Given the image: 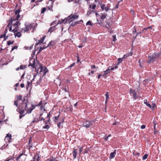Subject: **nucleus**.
Listing matches in <instances>:
<instances>
[{
	"label": "nucleus",
	"mask_w": 161,
	"mask_h": 161,
	"mask_svg": "<svg viewBox=\"0 0 161 161\" xmlns=\"http://www.w3.org/2000/svg\"><path fill=\"white\" fill-rule=\"evenodd\" d=\"M148 156V154H145L142 157V159L143 160H144L146 159L147 157Z\"/></svg>",
	"instance_id": "nucleus-36"
},
{
	"label": "nucleus",
	"mask_w": 161,
	"mask_h": 161,
	"mask_svg": "<svg viewBox=\"0 0 161 161\" xmlns=\"http://www.w3.org/2000/svg\"><path fill=\"white\" fill-rule=\"evenodd\" d=\"M49 128H50V126L48 125H45V126H43V128L46 129H48Z\"/></svg>",
	"instance_id": "nucleus-39"
},
{
	"label": "nucleus",
	"mask_w": 161,
	"mask_h": 161,
	"mask_svg": "<svg viewBox=\"0 0 161 161\" xmlns=\"http://www.w3.org/2000/svg\"><path fill=\"white\" fill-rule=\"evenodd\" d=\"M86 25H90V26H92V22L91 21H88L86 23Z\"/></svg>",
	"instance_id": "nucleus-43"
},
{
	"label": "nucleus",
	"mask_w": 161,
	"mask_h": 161,
	"mask_svg": "<svg viewBox=\"0 0 161 161\" xmlns=\"http://www.w3.org/2000/svg\"><path fill=\"white\" fill-rule=\"evenodd\" d=\"M11 160L10 158H7L4 161H9Z\"/></svg>",
	"instance_id": "nucleus-64"
},
{
	"label": "nucleus",
	"mask_w": 161,
	"mask_h": 161,
	"mask_svg": "<svg viewBox=\"0 0 161 161\" xmlns=\"http://www.w3.org/2000/svg\"><path fill=\"white\" fill-rule=\"evenodd\" d=\"M18 101H14V104L15 105H16L17 107H18Z\"/></svg>",
	"instance_id": "nucleus-55"
},
{
	"label": "nucleus",
	"mask_w": 161,
	"mask_h": 161,
	"mask_svg": "<svg viewBox=\"0 0 161 161\" xmlns=\"http://www.w3.org/2000/svg\"><path fill=\"white\" fill-rule=\"evenodd\" d=\"M5 36V34H4L1 35V36H0V38H4V37Z\"/></svg>",
	"instance_id": "nucleus-57"
},
{
	"label": "nucleus",
	"mask_w": 161,
	"mask_h": 161,
	"mask_svg": "<svg viewBox=\"0 0 161 161\" xmlns=\"http://www.w3.org/2000/svg\"><path fill=\"white\" fill-rule=\"evenodd\" d=\"M62 90L64 91L65 92H67L68 94L69 95V88L68 85H65V86H64L62 88Z\"/></svg>",
	"instance_id": "nucleus-12"
},
{
	"label": "nucleus",
	"mask_w": 161,
	"mask_h": 161,
	"mask_svg": "<svg viewBox=\"0 0 161 161\" xmlns=\"http://www.w3.org/2000/svg\"><path fill=\"white\" fill-rule=\"evenodd\" d=\"M94 120H89L87 119L85 120V121L83 124L82 126L86 128L91 127L94 123Z\"/></svg>",
	"instance_id": "nucleus-4"
},
{
	"label": "nucleus",
	"mask_w": 161,
	"mask_h": 161,
	"mask_svg": "<svg viewBox=\"0 0 161 161\" xmlns=\"http://www.w3.org/2000/svg\"><path fill=\"white\" fill-rule=\"evenodd\" d=\"M21 33H22L21 32V31L20 32H17L14 33V35L15 37L17 36L19 38L21 36Z\"/></svg>",
	"instance_id": "nucleus-21"
},
{
	"label": "nucleus",
	"mask_w": 161,
	"mask_h": 161,
	"mask_svg": "<svg viewBox=\"0 0 161 161\" xmlns=\"http://www.w3.org/2000/svg\"><path fill=\"white\" fill-rule=\"evenodd\" d=\"M31 84L30 83V82L29 81H28L27 82V84L26 86V88L27 90H28V88L29 87H30V89H31Z\"/></svg>",
	"instance_id": "nucleus-24"
},
{
	"label": "nucleus",
	"mask_w": 161,
	"mask_h": 161,
	"mask_svg": "<svg viewBox=\"0 0 161 161\" xmlns=\"http://www.w3.org/2000/svg\"><path fill=\"white\" fill-rule=\"evenodd\" d=\"M96 7V5L95 4H93V6H92V8L93 9H95V8Z\"/></svg>",
	"instance_id": "nucleus-59"
},
{
	"label": "nucleus",
	"mask_w": 161,
	"mask_h": 161,
	"mask_svg": "<svg viewBox=\"0 0 161 161\" xmlns=\"http://www.w3.org/2000/svg\"><path fill=\"white\" fill-rule=\"evenodd\" d=\"M31 107L29 108V107H28V108H27V109L25 110V111H26V112L25 113L26 114L31 113L32 111L34 109L35 107L37 106V105L33 104H31Z\"/></svg>",
	"instance_id": "nucleus-8"
},
{
	"label": "nucleus",
	"mask_w": 161,
	"mask_h": 161,
	"mask_svg": "<svg viewBox=\"0 0 161 161\" xmlns=\"http://www.w3.org/2000/svg\"><path fill=\"white\" fill-rule=\"evenodd\" d=\"M100 16L101 19L100 20L103 22V21L105 19H106L107 14L106 13H101Z\"/></svg>",
	"instance_id": "nucleus-11"
},
{
	"label": "nucleus",
	"mask_w": 161,
	"mask_h": 161,
	"mask_svg": "<svg viewBox=\"0 0 161 161\" xmlns=\"http://www.w3.org/2000/svg\"><path fill=\"white\" fill-rule=\"evenodd\" d=\"M46 10L45 8H42L41 9V14L43 13Z\"/></svg>",
	"instance_id": "nucleus-42"
},
{
	"label": "nucleus",
	"mask_w": 161,
	"mask_h": 161,
	"mask_svg": "<svg viewBox=\"0 0 161 161\" xmlns=\"http://www.w3.org/2000/svg\"><path fill=\"white\" fill-rule=\"evenodd\" d=\"M104 72V73L102 75L103 76L106 75L110 72V69L109 68V67L108 69H107Z\"/></svg>",
	"instance_id": "nucleus-22"
},
{
	"label": "nucleus",
	"mask_w": 161,
	"mask_h": 161,
	"mask_svg": "<svg viewBox=\"0 0 161 161\" xmlns=\"http://www.w3.org/2000/svg\"><path fill=\"white\" fill-rule=\"evenodd\" d=\"M10 18L11 19L9 21L8 25L6 26L7 28L9 27L11 25L13 24V21L16 20L15 19H13L12 17H11Z\"/></svg>",
	"instance_id": "nucleus-16"
},
{
	"label": "nucleus",
	"mask_w": 161,
	"mask_h": 161,
	"mask_svg": "<svg viewBox=\"0 0 161 161\" xmlns=\"http://www.w3.org/2000/svg\"><path fill=\"white\" fill-rule=\"evenodd\" d=\"M123 61L122 58H119L118 59V63L117 65L119 64L120 63H121Z\"/></svg>",
	"instance_id": "nucleus-32"
},
{
	"label": "nucleus",
	"mask_w": 161,
	"mask_h": 161,
	"mask_svg": "<svg viewBox=\"0 0 161 161\" xmlns=\"http://www.w3.org/2000/svg\"><path fill=\"white\" fill-rule=\"evenodd\" d=\"M42 114V113L40 114V115L39 119V121H42V120L44 121L45 119H44L43 117H41V116Z\"/></svg>",
	"instance_id": "nucleus-40"
},
{
	"label": "nucleus",
	"mask_w": 161,
	"mask_h": 161,
	"mask_svg": "<svg viewBox=\"0 0 161 161\" xmlns=\"http://www.w3.org/2000/svg\"><path fill=\"white\" fill-rule=\"evenodd\" d=\"M128 57V54H125L123 58H122V59H125L126 58H127V57Z\"/></svg>",
	"instance_id": "nucleus-45"
},
{
	"label": "nucleus",
	"mask_w": 161,
	"mask_h": 161,
	"mask_svg": "<svg viewBox=\"0 0 161 161\" xmlns=\"http://www.w3.org/2000/svg\"><path fill=\"white\" fill-rule=\"evenodd\" d=\"M78 17L79 15H78L71 14L66 18L62 20L61 22H59V23L60 24H61L62 23H64V24L67 23H70L75 19L78 18ZM58 22H59V21Z\"/></svg>",
	"instance_id": "nucleus-2"
},
{
	"label": "nucleus",
	"mask_w": 161,
	"mask_h": 161,
	"mask_svg": "<svg viewBox=\"0 0 161 161\" xmlns=\"http://www.w3.org/2000/svg\"><path fill=\"white\" fill-rule=\"evenodd\" d=\"M35 59L34 58H31L30 59L28 66H31L32 68H35Z\"/></svg>",
	"instance_id": "nucleus-10"
},
{
	"label": "nucleus",
	"mask_w": 161,
	"mask_h": 161,
	"mask_svg": "<svg viewBox=\"0 0 161 161\" xmlns=\"http://www.w3.org/2000/svg\"><path fill=\"white\" fill-rule=\"evenodd\" d=\"M83 20H80L79 21H76V22H75V23L76 25V24H79V22H83Z\"/></svg>",
	"instance_id": "nucleus-60"
},
{
	"label": "nucleus",
	"mask_w": 161,
	"mask_h": 161,
	"mask_svg": "<svg viewBox=\"0 0 161 161\" xmlns=\"http://www.w3.org/2000/svg\"><path fill=\"white\" fill-rule=\"evenodd\" d=\"M50 116V113L48 114H47V116L45 118L46 120H47L48 121L50 122V118H49Z\"/></svg>",
	"instance_id": "nucleus-30"
},
{
	"label": "nucleus",
	"mask_w": 161,
	"mask_h": 161,
	"mask_svg": "<svg viewBox=\"0 0 161 161\" xmlns=\"http://www.w3.org/2000/svg\"><path fill=\"white\" fill-rule=\"evenodd\" d=\"M75 64V63H73L72 64H71L69 67V68H72V67H73V66H74V65Z\"/></svg>",
	"instance_id": "nucleus-52"
},
{
	"label": "nucleus",
	"mask_w": 161,
	"mask_h": 161,
	"mask_svg": "<svg viewBox=\"0 0 161 161\" xmlns=\"http://www.w3.org/2000/svg\"><path fill=\"white\" fill-rule=\"evenodd\" d=\"M59 115L58 116H54L53 117V121L55 122V123H56V121L57 120H58V118H59Z\"/></svg>",
	"instance_id": "nucleus-28"
},
{
	"label": "nucleus",
	"mask_w": 161,
	"mask_h": 161,
	"mask_svg": "<svg viewBox=\"0 0 161 161\" xmlns=\"http://www.w3.org/2000/svg\"><path fill=\"white\" fill-rule=\"evenodd\" d=\"M133 154L134 155H137L138 156H139L140 154L139 153L136 152L135 153H133Z\"/></svg>",
	"instance_id": "nucleus-58"
},
{
	"label": "nucleus",
	"mask_w": 161,
	"mask_h": 161,
	"mask_svg": "<svg viewBox=\"0 0 161 161\" xmlns=\"http://www.w3.org/2000/svg\"><path fill=\"white\" fill-rule=\"evenodd\" d=\"M113 38L114 39L113 41L115 42L116 41V35H113Z\"/></svg>",
	"instance_id": "nucleus-48"
},
{
	"label": "nucleus",
	"mask_w": 161,
	"mask_h": 161,
	"mask_svg": "<svg viewBox=\"0 0 161 161\" xmlns=\"http://www.w3.org/2000/svg\"><path fill=\"white\" fill-rule=\"evenodd\" d=\"M8 146V144H7L6 145L5 144H4V145L1 147V148L2 149H4L6 148Z\"/></svg>",
	"instance_id": "nucleus-37"
},
{
	"label": "nucleus",
	"mask_w": 161,
	"mask_h": 161,
	"mask_svg": "<svg viewBox=\"0 0 161 161\" xmlns=\"http://www.w3.org/2000/svg\"><path fill=\"white\" fill-rule=\"evenodd\" d=\"M28 146L29 149L33 147V143L32 142V139L31 137L30 138L29 140Z\"/></svg>",
	"instance_id": "nucleus-20"
},
{
	"label": "nucleus",
	"mask_w": 161,
	"mask_h": 161,
	"mask_svg": "<svg viewBox=\"0 0 161 161\" xmlns=\"http://www.w3.org/2000/svg\"><path fill=\"white\" fill-rule=\"evenodd\" d=\"M27 67V66L24 65H21L19 67L20 69H24L26 68Z\"/></svg>",
	"instance_id": "nucleus-35"
},
{
	"label": "nucleus",
	"mask_w": 161,
	"mask_h": 161,
	"mask_svg": "<svg viewBox=\"0 0 161 161\" xmlns=\"http://www.w3.org/2000/svg\"><path fill=\"white\" fill-rule=\"evenodd\" d=\"M128 54V57L129 56H131L132 55V53L131 52H130L128 53H127Z\"/></svg>",
	"instance_id": "nucleus-62"
},
{
	"label": "nucleus",
	"mask_w": 161,
	"mask_h": 161,
	"mask_svg": "<svg viewBox=\"0 0 161 161\" xmlns=\"http://www.w3.org/2000/svg\"><path fill=\"white\" fill-rule=\"evenodd\" d=\"M18 48V46H14L12 48L11 51H13L14 49H17Z\"/></svg>",
	"instance_id": "nucleus-44"
},
{
	"label": "nucleus",
	"mask_w": 161,
	"mask_h": 161,
	"mask_svg": "<svg viewBox=\"0 0 161 161\" xmlns=\"http://www.w3.org/2000/svg\"><path fill=\"white\" fill-rule=\"evenodd\" d=\"M64 119H63L62 121L60 122L59 123H57V126L58 128H62L63 126L62 125H63V123L64 122Z\"/></svg>",
	"instance_id": "nucleus-19"
},
{
	"label": "nucleus",
	"mask_w": 161,
	"mask_h": 161,
	"mask_svg": "<svg viewBox=\"0 0 161 161\" xmlns=\"http://www.w3.org/2000/svg\"><path fill=\"white\" fill-rule=\"evenodd\" d=\"M8 32V29L7 28H6V29H5L4 31V34H5V35H6V33H7Z\"/></svg>",
	"instance_id": "nucleus-54"
},
{
	"label": "nucleus",
	"mask_w": 161,
	"mask_h": 161,
	"mask_svg": "<svg viewBox=\"0 0 161 161\" xmlns=\"http://www.w3.org/2000/svg\"><path fill=\"white\" fill-rule=\"evenodd\" d=\"M14 43V41H7V45L8 46L10 45L11 44H12Z\"/></svg>",
	"instance_id": "nucleus-34"
},
{
	"label": "nucleus",
	"mask_w": 161,
	"mask_h": 161,
	"mask_svg": "<svg viewBox=\"0 0 161 161\" xmlns=\"http://www.w3.org/2000/svg\"><path fill=\"white\" fill-rule=\"evenodd\" d=\"M91 69H92L93 70V69H95V68H96V66L95 65H91Z\"/></svg>",
	"instance_id": "nucleus-53"
},
{
	"label": "nucleus",
	"mask_w": 161,
	"mask_h": 161,
	"mask_svg": "<svg viewBox=\"0 0 161 161\" xmlns=\"http://www.w3.org/2000/svg\"><path fill=\"white\" fill-rule=\"evenodd\" d=\"M39 121L38 118H35L34 120L31 122V123H34L35 122H38Z\"/></svg>",
	"instance_id": "nucleus-38"
},
{
	"label": "nucleus",
	"mask_w": 161,
	"mask_h": 161,
	"mask_svg": "<svg viewBox=\"0 0 161 161\" xmlns=\"http://www.w3.org/2000/svg\"><path fill=\"white\" fill-rule=\"evenodd\" d=\"M79 155H80V154H81V152L82 151V150H83L82 148V147H80L79 149Z\"/></svg>",
	"instance_id": "nucleus-49"
},
{
	"label": "nucleus",
	"mask_w": 161,
	"mask_h": 161,
	"mask_svg": "<svg viewBox=\"0 0 161 161\" xmlns=\"http://www.w3.org/2000/svg\"><path fill=\"white\" fill-rule=\"evenodd\" d=\"M116 154V150H114L113 152L111 153L109 155V158L110 159H112L114 158Z\"/></svg>",
	"instance_id": "nucleus-15"
},
{
	"label": "nucleus",
	"mask_w": 161,
	"mask_h": 161,
	"mask_svg": "<svg viewBox=\"0 0 161 161\" xmlns=\"http://www.w3.org/2000/svg\"><path fill=\"white\" fill-rule=\"evenodd\" d=\"M159 53V58H161V50L160 51V52L158 53Z\"/></svg>",
	"instance_id": "nucleus-61"
},
{
	"label": "nucleus",
	"mask_w": 161,
	"mask_h": 161,
	"mask_svg": "<svg viewBox=\"0 0 161 161\" xmlns=\"http://www.w3.org/2000/svg\"><path fill=\"white\" fill-rule=\"evenodd\" d=\"M75 25H76V24L75 23V22L71 24V25H70V27H73Z\"/></svg>",
	"instance_id": "nucleus-47"
},
{
	"label": "nucleus",
	"mask_w": 161,
	"mask_h": 161,
	"mask_svg": "<svg viewBox=\"0 0 161 161\" xmlns=\"http://www.w3.org/2000/svg\"><path fill=\"white\" fill-rule=\"evenodd\" d=\"M78 149L75 148H74V150L72 152L73 155L74 157V159H75L76 158V156L77 154V152Z\"/></svg>",
	"instance_id": "nucleus-14"
},
{
	"label": "nucleus",
	"mask_w": 161,
	"mask_h": 161,
	"mask_svg": "<svg viewBox=\"0 0 161 161\" xmlns=\"http://www.w3.org/2000/svg\"><path fill=\"white\" fill-rule=\"evenodd\" d=\"M47 161H55V158H53L52 157V158L51 159L48 158L47 159Z\"/></svg>",
	"instance_id": "nucleus-41"
},
{
	"label": "nucleus",
	"mask_w": 161,
	"mask_h": 161,
	"mask_svg": "<svg viewBox=\"0 0 161 161\" xmlns=\"http://www.w3.org/2000/svg\"><path fill=\"white\" fill-rule=\"evenodd\" d=\"M150 102V101H148L147 102V101H144V103L149 108L152 109V105H151L150 103H149Z\"/></svg>",
	"instance_id": "nucleus-23"
},
{
	"label": "nucleus",
	"mask_w": 161,
	"mask_h": 161,
	"mask_svg": "<svg viewBox=\"0 0 161 161\" xmlns=\"http://www.w3.org/2000/svg\"><path fill=\"white\" fill-rule=\"evenodd\" d=\"M106 24L108 25V26L106 25V24H104V22H103L101 20H98V19H97V23L99 25H102L104 27H106L108 29H109V28L111 27V25L110 24V23H108L107 22H106Z\"/></svg>",
	"instance_id": "nucleus-7"
},
{
	"label": "nucleus",
	"mask_w": 161,
	"mask_h": 161,
	"mask_svg": "<svg viewBox=\"0 0 161 161\" xmlns=\"http://www.w3.org/2000/svg\"><path fill=\"white\" fill-rule=\"evenodd\" d=\"M105 96L106 97V99L105 101H107V100L108 99V92L106 93V94H105Z\"/></svg>",
	"instance_id": "nucleus-51"
},
{
	"label": "nucleus",
	"mask_w": 161,
	"mask_h": 161,
	"mask_svg": "<svg viewBox=\"0 0 161 161\" xmlns=\"http://www.w3.org/2000/svg\"><path fill=\"white\" fill-rule=\"evenodd\" d=\"M17 21H18V20H17ZM20 24V23H19V21H16L15 23H14L13 25V26L14 27V26H16V27H19L18 26V25L19 24Z\"/></svg>",
	"instance_id": "nucleus-29"
},
{
	"label": "nucleus",
	"mask_w": 161,
	"mask_h": 161,
	"mask_svg": "<svg viewBox=\"0 0 161 161\" xmlns=\"http://www.w3.org/2000/svg\"><path fill=\"white\" fill-rule=\"evenodd\" d=\"M37 106H40L41 105H42V101H40V102L38 103V104L37 105Z\"/></svg>",
	"instance_id": "nucleus-56"
},
{
	"label": "nucleus",
	"mask_w": 161,
	"mask_h": 161,
	"mask_svg": "<svg viewBox=\"0 0 161 161\" xmlns=\"http://www.w3.org/2000/svg\"><path fill=\"white\" fill-rule=\"evenodd\" d=\"M47 47H46L45 45H44L42 47H41L39 49V52L38 53V54L39 53H40L41 52V51L43 49H45Z\"/></svg>",
	"instance_id": "nucleus-26"
},
{
	"label": "nucleus",
	"mask_w": 161,
	"mask_h": 161,
	"mask_svg": "<svg viewBox=\"0 0 161 161\" xmlns=\"http://www.w3.org/2000/svg\"><path fill=\"white\" fill-rule=\"evenodd\" d=\"M130 93L131 96H132L134 99L136 100L139 97L137 94V92L132 89H130L129 92Z\"/></svg>",
	"instance_id": "nucleus-6"
},
{
	"label": "nucleus",
	"mask_w": 161,
	"mask_h": 161,
	"mask_svg": "<svg viewBox=\"0 0 161 161\" xmlns=\"http://www.w3.org/2000/svg\"><path fill=\"white\" fill-rule=\"evenodd\" d=\"M25 27L22 29L21 32L23 33H25V32H27V33H30L29 30L33 27V24H25Z\"/></svg>",
	"instance_id": "nucleus-5"
},
{
	"label": "nucleus",
	"mask_w": 161,
	"mask_h": 161,
	"mask_svg": "<svg viewBox=\"0 0 161 161\" xmlns=\"http://www.w3.org/2000/svg\"><path fill=\"white\" fill-rule=\"evenodd\" d=\"M56 28L55 26L51 27L49 29L48 31L52 32L55 30Z\"/></svg>",
	"instance_id": "nucleus-25"
},
{
	"label": "nucleus",
	"mask_w": 161,
	"mask_h": 161,
	"mask_svg": "<svg viewBox=\"0 0 161 161\" xmlns=\"http://www.w3.org/2000/svg\"><path fill=\"white\" fill-rule=\"evenodd\" d=\"M159 58V53H155L148 56L147 63L151 64L155 61H158Z\"/></svg>",
	"instance_id": "nucleus-3"
},
{
	"label": "nucleus",
	"mask_w": 161,
	"mask_h": 161,
	"mask_svg": "<svg viewBox=\"0 0 161 161\" xmlns=\"http://www.w3.org/2000/svg\"><path fill=\"white\" fill-rule=\"evenodd\" d=\"M102 4V2H101ZM105 4H103L101 5V7L102 10H105V11L106 12H107L109 10V8L108 7H105Z\"/></svg>",
	"instance_id": "nucleus-17"
},
{
	"label": "nucleus",
	"mask_w": 161,
	"mask_h": 161,
	"mask_svg": "<svg viewBox=\"0 0 161 161\" xmlns=\"http://www.w3.org/2000/svg\"><path fill=\"white\" fill-rule=\"evenodd\" d=\"M18 27H19L15 26V27L12 30V32H13L14 33L17 32Z\"/></svg>",
	"instance_id": "nucleus-31"
},
{
	"label": "nucleus",
	"mask_w": 161,
	"mask_h": 161,
	"mask_svg": "<svg viewBox=\"0 0 161 161\" xmlns=\"http://www.w3.org/2000/svg\"><path fill=\"white\" fill-rule=\"evenodd\" d=\"M56 42L55 41H52L49 42L47 47H53L55 45Z\"/></svg>",
	"instance_id": "nucleus-18"
},
{
	"label": "nucleus",
	"mask_w": 161,
	"mask_h": 161,
	"mask_svg": "<svg viewBox=\"0 0 161 161\" xmlns=\"http://www.w3.org/2000/svg\"><path fill=\"white\" fill-rule=\"evenodd\" d=\"M141 128L142 129H144L146 128V126L145 125H143L141 126Z\"/></svg>",
	"instance_id": "nucleus-50"
},
{
	"label": "nucleus",
	"mask_w": 161,
	"mask_h": 161,
	"mask_svg": "<svg viewBox=\"0 0 161 161\" xmlns=\"http://www.w3.org/2000/svg\"><path fill=\"white\" fill-rule=\"evenodd\" d=\"M22 96L21 95H18L16 96V98L17 100H21Z\"/></svg>",
	"instance_id": "nucleus-33"
},
{
	"label": "nucleus",
	"mask_w": 161,
	"mask_h": 161,
	"mask_svg": "<svg viewBox=\"0 0 161 161\" xmlns=\"http://www.w3.org/2000/svg\"><path fill=\"white\" fill-rule=\"evenodd\" d=\"M45 37V36H44L42 37V38H41L40 39L38 40V42L39 43H43Z\"/></svg>",
	"instance_id": "nucleus-27"
},
{
	"label": "nucleus",
	"mask_w": 161,
	"mask_h": 161,
	"mask_svg": "<svg viewBox=\"0 0 161 161\" xmlns=\"http://www.w3.org/2000/svg\"><path fill=\"white\" fill-rule=\"evenodd\" d=\"M152 109L153 110V109L155 107H156V105L155 103H152Z\"/></svg>",
	"instance_id": "nucleus-46"
},
{
	"label": "nucleus",
	"mask_w": 161,
	"mask_h": 161,
	"mask_svg": "<svg viewBox=\"0 0 161 161\" xmlns=\"http://www.w3.org/2000/svg\"><path fill=\"white\" fill-rule=\"evenodd\" d=\"M20 11V9H18L15 12V15H17L16 18H15V19L16 20H18L19 18H20V16L19 14Z\"/></svg>",
	"instance_id": "nucleus-13"
},
{
	"label": "nucleus",
	"mask_w": 161,
	"mask_h": 161,
	"mask_svg": "<svg viewBox=\"0 0 161 161\" xmlns=\"http://www.w3.org/2000/svg\"><path fill=\"white\" fill-rule=\"evenodd\" d=\"M4 141L6 143H9L11 142L12 141L11 135L9 133L7 134L5 138Z\"/></svg>",
	"instance_id": "nucleus-9"
},
{
	"label": "nucleus",
	"mask_w": 161,
	"mask_h": 161,
	"mask_svg": "<svg viewBox=\"0 0 161 161\" xmlns=\"http://www.w3.org/2000/svg\"><path fill=\"white\" fill-rule=\"evenodd\" d=\"M20 86L21 88H23L24 86V83H21L20 85Z\"/></svg>",
	"instance_id": "nucleus-63"
},
{
	"label": "nucleus",
	"mask_w": 161,
	"mask_h": 161,
	"mask_svg": "<svg viewBox=\"0 0 161 161\" xmlns=\"http://www.w3.org/2000/svg\"><path fill=\"white\" fill-rule=\"evenodd\" d=\"M28 101H21L19 105V108L17 109V111L19 112L20 114L19 118L21 119L23 117H24L26 113L25 111L28 107L31 105V104L28 103Z\"/></svg>",
	"instance_id": "nucleus-1"
}]
</instances>
